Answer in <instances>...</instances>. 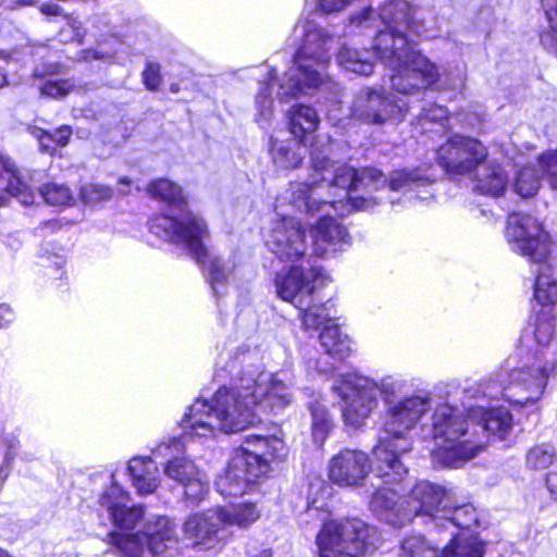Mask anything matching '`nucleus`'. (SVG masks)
<instances>
[{"instance_id": "obj_59", "label": "nucleus", "mask_w": 557, "mask_h": 557, "mask_svg": "<svg viewBox=\"0 0 557 557\" xmlns=\"http://www.w3.org/2000/svg\"><path fill=\"white\" fill-rule=\"evenodd\" d=\"M54 264H55L59 269H61V268H62V264H63V260H62L61 258H57V260H55Z\"/></svg>"}, {"instance_id": "obj_13", "label": "nucleus", "mask_w": 557, "mask_h": 557, "mask_svg": "<svg viewBox=\"0 0 557 557\" xmlns=\"http://www.w3.org/2000/svg\"><path fill=\"white\" fill-rule=\"evenodd\" d=\"M288 207L295 210L288 203L277 208V200L275 201L276 215L280 218L271 221L270 227L264 234V243L280 260L292 263L302 262L307 257L309 246L301 223L285 210Z\"/></svg>"}, {"instance_id": "obj_48", "label": "nucleus", "mask_w": 557, "mask_h": 557, "mask_svg": "<svg viewBox=\"0 0 557 557\" xmlns=\"http://www.w3.org/2000/svg\"><path fill=\"white\" fill-rule=\"evenodd\" d=\"M60 69L61 66L59 64H49L47 66V69H39V67H36L35 71H34V75L36 77H44L46 75H53V74H58L60 73Z\"/></svg>"}, {"instance_id": "obj_51", "label": "nucleus", "mask_w": 557, "mask_h": 557, "mask_svg": "<svg viewBox=\"0 0 557 557\" xmlns=\"http://www.w3.org/2000/svg\"><path fill=\"white\" fill-rule=\"evenodd\" d=\"M108 58L106 54L99 52L98 50H85L79 55V60L82 61H90V60H102Z\"/></svg>"}, {"instance_id": "obj_40", "label": "nucleus", "mask_w": 557, "mask_h": 557, "mask_svg": "<svg viewBox=\"0 0 557 557\" xmlns=\"http://www.w3.org/2000/svg\"><path fill=\"white\" fill-rule=\"evenodd\" d=\"M113 191L110 187L96 183H88L81 188V198L86 205H98L111 199Z\"/></svg>"}, {"instance_id": "obj_58", "label": "nucleus", "mask_w": 557, "mask_h": 557, "mask_svg": "<svg viewBox=\"0 0 557 557\" xmlns=\"http://www.w3.org/2000/svg\"><path fill=\"white\" fill-rule=\"evenodd\" d=\"M38 0H20L23 5H34Z\"/></svg>"}, {"instance_id": "obj_21", "label": "nucleus", "mask_w": 557, "mask_h": 557, "mask_svg": "<svg viewBox=\"0 0 557 557\" xmlns=\"http://www.w3.org/2000/svg\"><path fill=\"white\" fill-rule=\"evenodd\" d=\"M371 470L369 456L357 449H344L333 456L329 462L330 480L345 487L359 486Z\"/></svg>"}, {"instance_id": "obj_18", "label": "nucleus", "mask_w": 557, "mask_h": 557, "mask_svg": "<svg viewBox=\"0 0 557 557\" xmlns=\"http://www.w3.org/2000/svg\"><path fill=\"white\" fill-rule=\"evenodd\" d=\"M487 157L481 141L472 137L455 135L437 150L438 164L449 175H465L476 170Z\"/></svg>"}, {"instance_id": "obj_9", "label": "nucleus", "mask_w": 557, "mask_h": 557, "mask_svg": "<svg viewBox=\"0 0 557 557\" xmlns=\"http://www.w3.org/2000/svg\"><path fill=\"white\" fill-rule=\"evenodd\" d=\"M506 239L510 249L536 264L534 298L542 306L557 302V263L550 258L549 234L534 216L515 212L508 215Z\"/></svg>"}, {"instance_id": "obj_63", "label": "nucleus", "mask_w": 557, "mask_h": 557, "mask_svg": "<svg viewBox=\"0 0 557 557\" xmlns=\"http://www.w3.org/2000/svg\"><path fill=\"white\" fill-rule=\"evenodd\" d=\"M5 458H7V460H8V461H9L10 459H12V458H13L12 453H8V455H7V457H5Z\"/></svg>"}, {"instance_id": "obj_42", "label": "nucleus", "mask_w": 557, "mask_h": 557, "mask_svg": "<svg viewBox=\"0 0 557 557\" xmlns=\"http://www.w3.org/2000/svg\"><path fill=\"white\" fill-rule=\"evenodd\" d=\"M419 114L418 117L420 121H432L442 123L446 121L448 117V111L443 106H437L435 103H428L423 106H419Z\"/></svg>"}, {"instance_id": "obj_47", "label": "nucleus", "mask_w": 557, "mask_h": 557, "mask_svg": "<svg viewBox=\"0 0 557 557\" xmlns=\"http://www.w3.org/2000/svg\"><path fill=\"white\" fill-rule=\"evenodd\" d=\"M296 28L299 29L302 33V35H321L320 30H318L315 25H313V23H311L310 21L300 22Z\"/></svg>"}, {"instance_id": "obj_56", "label": "nucleus", "mask_w": 557, "mask_h": 557, "mask_svg": "<svg viewBox=\"0 0 557 557\" xmlns=\"http://www.w3.org/2000/svg\"><path fill=\"white\" fill-rule=\"evenodd\" d=\"M253 557H272V555H271L270 550L264 549V550L260 552L258 555H256Z\"/></svg>"}, {"instance_id": "obj_7", "label": "nucleus", "mask_w": 557, "mask_h": 557, "mask_svg": "<svg viewBox=\"0 0 557 557\" xmlns=\"http://www.w3.org/2000/svg\"><path fill=\"white\" fill-rule=\"evenodd\" d=\"M369 54L391 69L393 89L400 95L413 97V102L424 101L429 88L438 78L436 65L417 51L408 37H374L371 52L343 47L336 60L346 71L368 76L373 72Z\"/></svg>"}, {"instance_id": "obj_20", "label": "nucleus", "mask_w": 557, "mask_h": 557, "mask_svg": "<svg viewBox=\"0 0 557 557\" xmlns=\"http://www.w3.org/2000/svg\"><path fill=\"white\" fill-rule=\"evenodd\" d=\"M223 517L221 506L193 513L184 523V534L194 545L210 548L227 536Z\"/></svg>"}, {"instance_id": "obj_46", "label": "nucleus", "mask_w": 557, "mask_h": 557, "mask_svg": "<svg viewBox=\"0 0 557 557\" xmlns=\"http://www.w3.org/2000/svg\"><path fill=\"white\" fill-rule=\"evenodd\" d=\"M13 320V310L8 305H0V329L7 327Z\"/></svg>"}, {"instance_id": "obj_16", "label": "nucleus", "mask_w": 557, "mask_h": 557, "mask_svg": "<svg viewBox=\"0 0 557 557\" xmlns=\"http://www.w3.org/2000/svg\"><path fill=\"white\" fill-rule=\"evenodd\" d=\"M326 281V274L315 265L304 268L293 264L287 271L276 274L275 290L282 300L293 304L297 309H302L312 299L314 292L323 287Z\"/></svg>"}, {"instance_id": "obj_11", "label": "nucleus", "mask_w": 557, "mask_h": 557, "mask_svg": "<svg viewBox=\"0 0 557 557\" xmlns=\"http://www.w3.org/2000/svg\"><path fill=\"white\" fill-rule=\"evenodd\" d=\"M286 455V445L277 435L249 434L244 445L233 450L215 487L225 497L243 495L250 484L269 472L272 461L283 460Z\"/></svg>"}, {"instance_id": "obj_55", "label": "nucleus", "mask_w": 557, "mask_h": 557, "mask_svg": "<svg viewBox=\"0 0 557 557\" xmlns=\"http://www.w3.org/2000/svg\"><path fill=\"white\" fill-rule=\"evenodd\" d=\"M67 24L72 27L74 32H78L81 29V22L72 16H65Z\"/></svg>"}, {"instance_id": "obj_23", "label": "nucleus", "mask_w": 557, "mask_h": 557, "mask_svg": "<svg viewBox=\"0 0 557 557\" xmlns=\"http://www.w3.org/2000/svg\"><path fill=\"white\" fill-rule=\"evenodd\" d=\"M473 525H479V513L472 504H463L460 506L449 507L448 504L444 506L441 516H435V528L445 529L449 531L451 539L461 536L463 539L475 537L484 548V543L475 535L465 536L456 534L455 530H468ZM485 550L483 549V553Z\"/></svg>"}, {"instance_id": "obj_60", "label": "nucleus", "mask_w": 557, "mask_h": 557, "mask_svg": "<svg viewBox=\"0 0 557 557\" xmlns=\"http://www.w3.org/2000/svg\"><path fill=\"white\" fill-rule=\"evenodd\" d=\"M317 38H318L317 45L321 46V45H323V44H324V42L322 41V39H323L324 37L319 36V37H317Z\"/></svg>"}, {"instance_id": "obj_27", "label": "nucleus", "mask_w": 557, "mask_h": 557, "mask_svg": "<svg viewBox=\"0 0 557 557\" xmlns=\"http://www.w3.org/2000/svg\"><path fill=\"white\" fill-rule=\"evenodd\" d=\"M508 185V178L497 164L482 162L476 169L474 189L492 197H499Z\"/></svg>"}, {"instance_id": "obj_19", "label": "nucleus", "mask_w": 557, "mask_h": 557, "mask_svg": "<svg viewBox=\"0 0 557 557\" xmlns=\"http://www.w3.org/2000/svg\"><path fill=\"white\" fill-rule=\"evenodd\" d=\"M399 557H483L482 544L475 539H450L440 554L421 534H409L400 543Z\"/></svg>"}, {"instance_id": "obj_14", "label": "nucleus", "mask_w": 557, "mask_h": 557, "mask_svg": "<svg viewBox=\"0 0 557 557\" xmlns=\"http://www.w3.org/2000/svg\"><path fill=\"white\" fill-rule=\"evenodd\" d=\"M411 103L403 98L386 95L383 89L362 88L355 96L350 108L351 116L367 124L382 125L401 122Z\"/></svg>"}, {"instance_id": "obj_31", "label": "nucleus", "mask_w": 557, "mask_h": 557, "mask_svg": "<svg viewBox=\"0 0 557 557\" xmlns=\"http://www.w3.org/2000/svg\"><path fill=\"white\" fill-rule=\"evenodd\" d=\"M311 433L314 443L322 446L334 428V421L326 407L320 403L310 404Z\"/></svg>"}, {"instance_id": "obj_3", "label": "nucleus", "mask_w": 557, "mask_h": 557, "mask_svg": "<svg viewBox=\"0 0 557 557\" xmlns=\"http://www.w3.org/2000/svg\"><path fill=\"white\" fill-rule=\"evenodd\" d=\"M216 367L226 372L231 383L220 387L210 400L197 398L189 406L184 425L191 435L240 432L259 423L260 412L277 413L294 400L290 387L263 370L257 348H225L218 356Z\"/></svg>"}, {"instance_id": "obj_2", "label": "nucleus", "mask_w": 557, "mask_h": 557, "mask_svg": "<svg viewBox=\"0 0 557 557\" xmlns=\"http://www.w3.org/2000/svg\"><path fill=\"white\" fill-rule=\"evenodd\" d=\"M407 387V380L399 374H386L377 380L358 373L338 375L332 391L342 399V417L346 426H363L382 398L385 411L377 443L372 449L374 473L385 485H401L408 473L403 458L413 447L410 432L435 410L443 400H435L428 392H420L401 399L396 397Z\"/></svg>"}, {"instance_id": "obj_49", "label": "nucleus", "mask_w": 557, "mask_h": 557, "mask_svg": "<svg viewBox=\"0 0 557 557\" xmlns=\"http://www.w3.org/2000/svg\"><path fill=\"white\" fill-rule=\"evenodd\" d=\"M546 486L549 493L557 498V472L552 471L546 476Z\"/></svg>"}, {"instance_id": "obj_34", "label": "nucleus", "mask_w": 557, "mask_h": 557, "mask_svg": "<svg viewBox=\"0 0 557 557\" xmlns=\"http://www.w3.org/2000/svg\"><path fill=\"white\" fill-rule=\"evenodd\" d=\"M301 312V321L305 330L321 331L325 325L333 324L330 307L326 304H312V299L308 305L299 309Z\"/></svg>"}, {"instance_id": "obj_24", "label": "nucleus", "mask_w": 557, "mask_h": 557, "mask_svg": "<svg viewBox=\"0 0 557 557\" xmlns=\"http://www.w3.org/2000/svg\"><path fill=\"white\" fill-rule=\"evenodd\" d=\"M132 486L139 495H149L157 491L161 478L152 457L135 456L127 463Z\"/></svg>"}, {"instance_id": "obj_33", "label": "nucleus", "mask_w": 557, "mask_h": 557, "mask_svg": "<svg viewBox=\"0 0 557 557\" xmlns=\"http://www.w3.org/2000/svg\"><path fill=\"white\" fill-rule=\"evenodd\" d=\"M182 428L184 429V435L182 437H169L166 440L161 441L158 445H156L151 449L152 459H173L180 458L185 453V442L187 438L199 437V435H191L189 433V428H185L184 419L181 422Z\"/></svg>"}, {"instance_id": "obj_12", "label": "nucleus", "mask_w": 557, "mask_h": 557, "mask_svg": "<svg viewBox=\"0 0 557 557\" xmlns=\"http://www.w3.org/2000/svg\"><path fill=\"white\" fill-rule=\"evenodd\" d=\"M399 490L379 487L373 494L371 510L387 523L398 527L414 517H426L435 525V516H441L448 503L446 490L441 485L421 481L407 496L400 497Z\"/></svg>"}, {"instance_id": "obj_17", "label": "nucleus", "mask_w": 557, "mask_h": 557, "mask_svg": "<svg viewBox=\"0 0 557 557\" xmlns=\"http://www.w3.org/2000/svg\"><path fill=\"white\" fill-rule=\"evenodd\" d=\"M411 8L406 0H393L386 3L375 15L371 8L350 15L348 26L351 30H374L375 35H405L411 20Z\"/></svg>"}, {"instance_id": "obj_1", "label": "nucleus", "mask_w": 557, "mask_h": 557, "mask_svg": "<svg viewBox=\"0 0 557 557\" xmlns=\"http://www.w3.org/2000/svg\"><path fill=\"white\" fill-rule=\"evenodd\" d=\"M331 150L327 135L315 136L310 148L313 170L310 181L290 183L277 197V208L288 203L295 211L321 214L310 230L311 250L318 257L342 251L351 242L347 228L331 215L332 211L346 215L352 210H371L383 201V196L371 193L385 188L403 193L407 201L432 197L429 187L436 176L431 166L395 170L386 177L375 168L335 166L330 160Z\"/></svg>"}, {"instance_id": "obj_44", "label": "nucleus", "mask_w": 557, "mask_h": 557, "mask_svg": "<svg viewBox=\"0 0 557 557\" xmlns=\"http://www.w3.org/2000/svg\"><path fill=\"white\" fill-rule=\"evenodd\" d=\"M541 1L552 30L557 33V0Z\"/></svg>"}, {"instance_id": "obj_57", "label": "nucleus", "mask_w": 557, "mask_h": 557, "mask_svg": "<svg viewBox=\"0 0 557 557\" xmlns=\"http://www.w3.org/2000/svg\"><path fill=\"white\" fill-rule=\"evenodd\" d=\"M119 183H120L121 185L129 186V185H131V180H129L128 177H126V176H123V177H121V178L119 180Z\"/></svg>"}, {"instance_id": "obj_35", "label": "nucleus", "mask_w": 557, "mask_h": 557, "mask_svg": "<svg viewBox=\"0 0 557 557\" xmlns=\"http://www.w3.org/2000/svg\"><path fill=\"white\" fill-rule=\"evenodd\" d=\"M29 132L38 140L40 150L47 153H53L57 146H66L72 135L71 127L66 125L57 128L53 134L39 127H32Z\"/></svg>"}, {"instance_id": "obj_32", "label": "nucleus", "mask_w": 557, "mask_h": 557, "mask_svg": "<svg viewBox=\"0 0 557 557\" xmlns=\"http://www.w3.org/2000/svg\"><path fill=\"white\" fill-rule=\"evenodd\" d=\"M224 530L228 525L247 528L260 517V512L252 503H242L223 507Z\"/></svg>"}, {"instance_id": "obj_36", "label": "nucleus", "mask_w": 557, "mask_h": 557, "mask_svg": "<svg viewBox=\"0 0 557 557\" xmlns=\"http://www.w3.org/2000/svg\"><path fill=\"white\" fill-rule=\"evenodd\" d=\"M198 467L195 462L182 455L180 458L169 459L163 467V473L166 478L180 483L188 482L190 478L198 475Z\"/></svg>"}, {"instance_id": "obj_54", "label": "nucleus", "mask_w": 557, "mask_h": 557, "mask_svg": "<svg viewBox=\"0 0 557 557\" xmlns=\"http://www.w3.org/2000/svg\"><path fill=\"white\" fill-rule=\"evenodd\" d=\"M542 45L557 55V37H541Z\"/></svg>"}, {"instance_id": "obj_30", "label": "nucleus", "mask_w": 557, "mask_h": 557, "mask_svg": "<svg viewBox=\"0 0 557 557\" xmlns=\"http://www.w3.org/2000/svg\"><path fill=\"white\" fill-rule=\"evenodd\" d=\"M320 344L333 359L344 360L352 352V342L337 324L325 325L320 333Z\"/></svg>"}, {"instance_id": "obj_8", "label": "nucleus", "mask_w": 557, "mask_h": 557, "mask_svg": "<svg viewBox=\"0 0 557 557\" xmlns=\"http://www.w3.org/2000/svg\"><path fill=\"white\" fill-rule=\"evenodd\" d=\"M555 325L552 318L542 313L536 317L532 347V358L522 368L506 367L497 372V382L486 383L470 388V392H481L488 397L505 394L510 401L520 405L539 401L546 388L547 382L557 373V343L554 342Z\"/></svg>"}, {"instance_id": "obj_39", "label": "nucleus", "mask_w": 557, "mask_h": 557, "mask_svg": "<svg viewBox=\"0 0 557 557\" xmlns=\"http://www.w3.org/2000/svg\"><path fill=\"white\" fill-rule=\"evenodd\" d=\"M182 485L185 488L186 499L193 505L200 503L209 492L208 480L205 473L200 470L198 471V475L190 478L188 482H185Z\"/></svg>"}, {"instance_id": "obj_29", "label": "nucleus", "mask_w": 557, "mask_h": 557, "mask_svg": "<svg viewBox=\"0 0 557 557\" xmlns=\"http://www.w3.org/2000/svg\"><path fill=\"white\" fill-rule=\"evenodd\" d=\"M253 76L259 78L261 75H267V78L261 82L260 87L255 101L256 114L255 121L262 128H267L273 116V99L271 97L270 83L273 79V70H270L268 65H262L252 69Z\"/></svg>"}, {"instance_id": "obj_64", "label": "nucleus", "mask_w": 557, "mask_h": 557, "mask_svg": "<svg viewBox=\"0 0 557 557\" xmlns=\"http://www.w3.org/2000/svg\"><path fill=\"white\" fill-rule=\"evenodd\" d=\"M527 337H528V335H527V334H524V335L522 336V341H527Z\"/></svg>"}, {"instance_id": "obj_62", "label": "nucleus", "mask_w": 557, "mask_h": 557, "mask_svg": "<svg viewBox=\"0 0 557 557\" xmlns=\"http://www.w3.org/2000/svg\"><path fill=\"white\" fill-rule=\"evenodd\" d=\"M47 226H54L57 224V222L54 221H48L45 223Z\"/></svg>"}, {"instance_id": "obj_45", "label": "nucleus", "mask_w": 557, "mask_h": 557, "mask_svg": "<svg viewBox=\"0 0 557 557\" xmlns=\"http://www.w3.org/2000/svg\"><path fill=\"white\" fill-rule=\"evenodd\" d=\"M355 0H320V9L324 13L342 11Z\"/></svg>"}, {"instance_id": "obj_10", "label": "nucleus", "mask_w": 557, "mask_h": 557, "mask_svg": "<svg viewBox=\"0 0 557 557\" xmlns=\"http://www.w3.org/2000/svg\"><path fill=\"white\" fill-rule=\"evenodd\" d=\"M331 486L323 480L310 483L308 493V515L320 517L323 527L317 535L319 557H360L372 547L369 542L370 528L360 519L344 521L326 520Z\"/></svg>"}, {"instance_id": "obj_5", "label": "nucleus", "mask_w": 557, "mask_h": 557, "mask_svg": "<svg viewBox=\"0 0 557 557\" xmlns=\"http://www.w3.org/2000/svg\"><path fill=\"white\" fill-rule=\"evenodd\" d=\"M147 193L171 208L170 214H159L150 220V232L163 240L186 248L197 263L205 268L213 294L216 297L224 295L235 262L208 251L203 245L208 236L207 223L188 209L183 189L169 180L160 178L148 185Z\"/></svg>"}, {"instance_id": "obj_6", "label": "nucleus", "mask_w": 557, "mask_h": 557, "mask_svg": "<svg viewBox=\"0 0 557 557\" xmlns=\"http://www.w3.org/2000/svg\"><path fill=\"white\" fill-rule=\"evenodd\" d=\"M111 478L110 486L99 496L98 513L121 531L111 533L116 548L126 557H170L177 544L175 524L165 516L144 520V508L128 507V493Z\"/></svg>"}, {"instance_id": "obj_41", "label": "nucleus", "mask_w": 557, "mask_h": 557, "mask_svg": "<svg viewBox=\"0 0 557 557\" xmlns=\"http://www.w3.org/2000/svg\"><path fill=\"white\" fill-rule=\"evenodd\" d=\"M75 88L71 79H48L40 86L41 95L53 99H60L67 96Z\"/></svg>"}, {"instance_id": "obj_61", "label": "nucleus", "mask_w": 557, "mask_h": 557, "mask_svg": "<svg viewBox=\"0 0 557 557\" xmlns=\"http://www.w3.org/2000/svg\"><path fill=\"white\" fill-rule=\"evenodd\" d=\"M171 91L172 92H177L178 91V87L176 85H172L171 86Z\"/></svg>"}, {"instance_id": "obj_50", "label": "nucleus", "mask_w": 557, "mask_h": 557, "mask_svg": "<svg viewBox=\"0 0 557 557\" xmlns=\"http://www.w3.org/2000/svg\"><path fill=\"white\" fill-rule=\"evenodd\" d=\"M40 12L45 15H60L62 13V9L60 5L55 3H44L40 7Z\"/></svg>"}, {"instance_id": "obj_22", "label": "nucleus", "mask_w": 557, "mask_h": 557, "mask_svg": "<svg viewBox=\"0 0 557 557\" xmlns=\"http://www.w3.org/2000/svg\"><path fill=\"white\" fill-rule=\"evenodd\" d=\"M540 170L532 165L522 168L515 180V190L522 198L534 196L541 186L542 175H546L553 189L557 190V150L547 151L537 159Z\"/></svg>"}, {"instance_id": "obj_43", "label": "nucleus", "mask_w": 557, "mask_h": 557, "mask_svg": "<svg viewBox=\"0 0 557 557\" xmlns=\"http://www.w3.org/2000/svg\"><path fill=\"white\" fill-rule=\"evenodd\" d=\"M143 82L148 90L156 91L162 83L160 65L156 62H147L143 71Z\"/></svg>"}, {"instance_id": "obj_26", "label": "nucleus", "mask_w": 557, "mask_h": 557, "mask_svg": "<svg viewBox=\"0 0 557 557\" xmlns=\"http://www.w3.org/2000/svg\"><path fill=\"white\" fill-rule=\"evenodd\" d=\"M288 129L295 139L305 143L320 124L317 110L306 104H294L286 114Z\"/></svg>"}, {"instance_id": "obj_53", "label": "nucleus", "mask_w": 557, "mask_h": 557, "mask_svg": "<svg viewBox=\"0 0 557 557\" xmlns=\"http://www.w3.org/2000/svg\"><path fill=\"white\" fill-rule=\"evenodd\" d=\"M9 60L5 57L0 55V88L8 84L7 66Z\"/></svg>"}, {"instance_id": "obj_15", "label": "nucleus", "mask_w": 557, "mask_h": 557, "mask_svg": "<svg viewBox=\"0 0 557 557\" xmlns=\"http://www.w3.org/2000/svg\"><path fill=\"white\" fill-rule=\"evenodd\" d=\"M307 54L306 48H300L295 54V66L290 67L280 84L277 97L282 101H288L300 95L310 94L318 88L330 89L337 92L338 85L323 78L319 71L322 62L325 60L323 55L310 62L305 59Z\"/></svg>"}, {"instance_id": "obj_28", "label": "nucleus", "mask_w": 557, "mask_h": 557, "mask_svg": "<svg viewBox=\"0 0 557 557\" xmlns=\"http://www.w3.org/2000/svg\"><path fill=\"white\" fill-rule=\"evenodd\" d=\"M1 163L8 184L5 189L0 188V206H5L10 196L17 198L24 206L33 205L35 202V195L18 177L14 162L9 158L1 157Z\"/></svg>"}, {"instance_id": "obj_37", "label": "nucleus", "mask_w": 557, "mask_h": 557, "mask_svg": "<svg viewBox=\"0 0 557 557\" xmlns=\"http://www.w3.org/2000/svg\"><path fill=\"white\" fill-rule=\"evenodd\" d=\"M557 461V451L549 444L531 447L525 455V466L530 470H545Z\"/></svg>"}, {"instance_id": "obj_52", "label": "nucleus", "mask_w": 557, "mask_h": 557, "mask_svg": "<svg viewBox=\"0 0 557 557\" xmlns=\"http://www.w3.org/2000/svg\"><path fill=\"white\" fill-rule=\"evenodd\" d=\"M308 367L314 369L317 372L321 374H327L332 370V367L329 363H324L321 360H309Z\"/></svg>"}, {"instance_id": "obj_38", "label": "nucleus", "mask_w": 557, "mask_h": 557, "mask_svg": "<svg viewBox=\"0 0 557 557\" xmlns=\"http://www.w3.org/2000/svg\"><path fill=\"white\" fill-rule=\"evenodd\" d=\"M40 196L46 203L55 207L70 206L74 201V197L69 187L55 183L42 186Z\"/></svg>"}, {"instance_id": "obj_25", "label": "nucleus", "mask_w": 557, "mask_h": 557, "mask_svg": "<svg viewBox=\"0 0 557 557\" xmlns=\"http://www.w3.org/2000/svg\"><path fill=\"white\" fill-rule=\"evenodd\" d=\"M299 140H278L270 137L269 153L273 165L277 170L289 171L297 169L304 158L306 148Z\"/></svg>"}, {"instance_id": "obj_4", "label": "nucleus", "mask_w": 557, "mask_h": 557, "mask_svg": "<svg viewBox=\"0 0 557 557\" xmlns=\"http://www.w3.org/2000/svg\"><path fill=\"white\" fill-rule=\"evenodd\" d=\"M493 380L497 382V373L478 383L469 385L465 393L469 398L481 400L467 407L468 417L461 410L449 403L448 399L438 403L431 414V434L436 442L432 451V461L444 468H460L473 459L483 448V436L490 433L499 440L506 438L512 428V416L506 408H490L484 399H497L505 397L503 393L497 397H488L481 392L469 389ZM517 405V403L511 401ZM530 403H528L529 405ZM520 406V404H518ZM523 405H521L522 407ZM527 406V404L524 405Z\"/></svg>"}]
</instances>
